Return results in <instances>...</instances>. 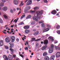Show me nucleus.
<instances>
[{
  "label": "nucleus",
  "instance_id": "3c124183",
  "mask_svg": "<svg viewBox=\"0 0 60 60\" xmlns=\"http://www.w3.org/2000/svg\"><path fill=\"white\" fill-rule=\"evenodd\" d=\"M39 45V44L38 43H37L36 44V47H37Z\"/></svg>",
  "mask_w": 60,
  "mask_h": 60
},
{
  "label": "nucleus",
  "instance_id": "e2e57ef3",
  "mask_svg": "<svg viewBox=\"0 0 60 60\" xmlns=\"http://www.w3.org/2000/svg\"><path fill=\"white\" fill-rule=\"evenodd\" d=\"M13 11H16V9H13Z\"/></svg>",
  "mask_w": 60,
  "mask_h": 60
},
{
  "label": "nucleus",
  "instance_id": "b1692460",
  "mask_svg": "<svg viewBox=\"0 0 60 60\" xmlns=\"http://www.w3.org/2000/svg\"><path fill=\"white\" fill-rule=\"evenodd\" d=\"M9 50L11 51V52L12 53H13V52H14V49H12L11 48L9 49Z\"/></svg>",
  "mask_w": 60,
  "mask_h": 60
},
{
  "label": "nucleus",
  "instance_id": "ea45409f",
  "mask_svg": "<svg viewBox=\"0 0 60 60\" xmlns=\"http://www.w3.org/2000/svg\"><path fill=\"white\" fill-rule=\"evenodd\" d=\"M3 20H2V19L0 18V23H3Z\"/></svg>",
  "mask_w": 60,
  "mask_h": 60
},
{
  "label": "nucleus",
  "instance_id": "4d7b16f0",
  "mask_svg": "<svg viewBox=\"0 0 60 60\" xmlns=\"http://www.w3.org/2000/svg\"><path fill=\"white\" fill-rule=\"evenodd\" d=\"M26 44L27 45H28V42L27 41H26Z\"/></svg>",
  "mask_w": 60,
  "mask_h": 60
},
{
  "label": "nucleus",
  "instance_id": "cd10ccee",
  "mask_svg": "<svg viewBox=\"0 0 60 60\" xmlns=\"http://www.w3.org/2000/svg\"><path fill=\"white\" fill-rule=\"evenodd\" d=\"M44 21H43L41 20V21H40L39 22V24H41V23H44Z\"/></svg>",
  "mask_w": 60,
  "mask_h": 60
},
{
  "label": "nucleus",
  "instance_id": "ddd939ff",
  "mask_svg": "<svg viewBox=\"0 0 60 60\" xmlns=\"http://www.w3.org/2000/svg\"><path fill=\"white\" fill-rule=\"evenodd\" d=\"M14 3L16 5H18V2L16 0H14Z\"/></svg>",
  "mask_w": 60,
  "mask_h": 60
},
{
  "label": "nucleus",
  "instance_id": "1a4fd4ad",
  "mask_svg": "<svg viewBox=\"0 0 60 60\" xmlns=\"http://www.w3.org/2000/svg\"><path fill=\"white\" fill-rule=\"evenodd\" d=\"M8 58L9 60H12L13 59V56L11 55H9L8 56Z\"/></svg>",
  "mask_w": 60,
  "mask_h": 60
},
{
  "label": "nucleus",
  "instance_id": "9d476101",
  "mask_svg": "<svg viewBox=\"0 0 60 60\" xmlns=\"http://www.w3.org/2000/svg\"><path fill=\"white\" fill-rule=\"evenodd\" d=\"M43 43H44L45 45H47L48 43V40H45L44 41Z\"/></svg>",
  "mask_w": 60,
  "mask_h": 60
},
{
  "label": "nucleus",
  "instance_id": "864d4df0",
  "mask_svg": "<svg viewBox=\"0 0 60 60\" xmlns=\"http://www.w3.org/2000/svg\"><path fill=\"white\" fill-rule=\"evenodd\" d=\"M58 42L57 41H55V42L54 43V44H56V43H57Z\"/></svg>",
  "mask_w": 60,
  "mask_h": 60
},
{
  "label": "nucleus",
  "instance_id": "f3484780",
  "mask_svg": "<svg viewBox=\"0 0 60 60\" xmlns=\"http://www.w3.org/2000/svg\"><path fill=\"white\" fill-rule=\"evenodd\" d=\"M35 40V38H32V40L33 41L35 40V41H40V40H41V38L38 39L36 40Z\"/></svg>",
  "mask_w": 60,
  "mask_h": 60
},
{
  "label": "nucleus",
  "instance_id": "c9c22d12",
  "mask_svg": "<svg viewBox=\"0 0 60 60\" xmlns=\"http://www.w3.org/2000/svg\"><path fill=\"white\" fill-rule=\"evenodd\" d=\"M4 17L6 19H7L8 18L7 16H6V15H4Z\"/></svg>",
  "mask_w": 60,
  "mask_h": 60
},
{
  "label": "nucleus",
  "instance_id": "a18cd8bd",
  "mask_svg": "<svg viewBox=\"0 0 60 60\" xmlns=\"http://www.w3.org/2000/svg\"><path fill=\"white\" fill-rule=\"evenodd\" d=\"M17 21H18L17 20H16V19H15L14 21V22L15 21V23H17Z\"/></svg>",
  "mask_w": 60,
  "mask_h": 60
},
{
  "label": "nucleus",
  "instance_id": "0eeeda50",
  "mask_svg": "<svg viewBox=\"0 0 60 60\" xmlns=\"http://www.w3.org/2000/svg\"><path fill=\"white\" fill-rule=\"evenodd\" d=\"M47 45H45L43 46L41 49L42 50H45L47 49Z\"/></svg>",
  "mask_w": 60,
  "mask_h": 60
},
{
  "label": "nucleus",
  "instance_id": "393cba45",
  "mask_svg": "<svg viewBox=\"0 0 60 60\" xmlns=\"http://www.w3.org/2000/svg\"><path fill=\"white\" fill-rule=\"evenodd\" d=\"M56 28L57 29H59L60 28V26L59 25H58L56 26Z\"/></svg>",
  "mask_w": 60,
  "mask_h": 60
},
{
  "label": "nucleus",
  "instance_id": "4468645a",
  "mask_svg": "<svg viewBox=\"0 0 60 60\" xmlns=\"http://www.w3.org/2000/svg\"><path fill=\"white\" fill-rule=\"evenodd\" d=\"M53 49H50L48 51L49 53H51L53 52Z\"/></svg>",
  "mask_w": 60,
  "mask_h": 60
},
{
  "label": "nucleus",
  "instance_id": "79ce46f5",
  "mask_svg": "<svg viewBox=\"0 0 60 60\" xmlns=\"http://www.w3.org/2000/svg\"><path fill=\"white\" fill-rule=\"evenodd\" d=\"M45 31H46V32H47V31H48L49 30V28H47L46 29H45Z\"/></svg>",
  "mask_w": 60,
  "mask_h": 60
},
{
  "label": "nucleus",
  "instance_id": "6ab92c4d",
  "mask_svg": "<svg viewBox=\"0 0 60 60\" xmlns=\"http://www.w3.org/2000/svg\"><path fill=\"white\" fill-rule=\"evenodd\" d=\"M3 57L4 58V59H6V60H8V57H7L6 56L4 55L3 56Z\"/></svg>",
  "mask_w": 60,
  "mask_h": 60
},
{
  "label": "nucleus",
  "instance_id": "7ed1b4c3",
  "mask_svg": "<svg viewBox=\"0 0 60 60\" xmlns=\"http://www.w3.org/2000/svg\"><path fill=\"white\" fill-rule=\"evenodd\" d=\"M39 9V8H38V7H35L34 8V11H32L31 10L30 11V12H35L36 11H36V10H38Z\"/></svg>",
  "mask_w": 60,
  "mask_h": 60
},
{
  "label": "nucleus",
  "instance_id": "338daca9",
  "mask_svg": "<svg viewBox=\"0 0 60 60\" xmlns=\"http://www.w3.org/2000/svg\"><path fill=\"white\" fill-rule=\"evenodd\" d=\"M36 30L35 29H34L33 30V31H34V32H35V31H36Z\"/></svg>",
  "mask_w": 60,
  "mask_h": 60
},
{
  "label": "nucleus",
  "instance_id": "4c0bfd02",
  "mask_svg": "<svg viewBox=\"0 0 60 60\" xmlns=\"http://www.w3.org/2000/svg\"><path fill=\"white\" fill-rule=\"evenodd\" d=\"M4 47H5V48L6 49H8V48H9L8 47V46H7L5 45Z\"/></svg>",
  "mask_w": 60,
  "mask_h": 60
},
{
  "label": "nucleus",
  "instance_id": "c03bdc74",
  "mask_svg": "<svg viewBox=\"0 0 60 60\" xmlns=\"http://www.w3.org/2000/svg\"><path fill=\"white\" fill-rule=\"evenodd\" d=\"M44 1L45 3H47L48 2L47 0H44Z\"/></svg>",
  "mask_w": 60,
  "mask_h": 60
},
{
  "label": "nucleus",
  "instance_id": "473e14b6",
  "mask_svg": "<svg viewBox=\"0 0 60 60\" xmlns=\"http://www.w3.org/2000/svg\"><path fill=\"white\" fill-rule=\"evenodd\" d=\"M57 33L59 34H60V30H57Z\"/></svg>",
  "mask_w": 60,
  "mask_h": 60
},
{
  "label": "nucleus",
  "instance_id": "f704fd0d",
  "mask_svg": "<svg viewBox=\"0 0 60 60\" xmlns=\"http://www.w3.org/2000/svg\"><path fill=\"white\" fill-rule=\"evenodd\" d=\"M54 48V45L53 44H52L51 45V49H53V48Z\"/></svg>",
  "mask_w": 60,
  "mask_h": 60
},
{
  "label": "nucleus",
  "instance_id": "6e6552de",
  "mask_svg": "<svg viewBox=\"0 0 60 60\" xmlns=\"http://www.w3.org/2000/svg\"><path fill=\"white\" fill-rule=\"evenodd\" d=\"M32 3V1L31 0H29L27 3V5H30Z\"/></svg>",
  "mask_w": 60,
  "mask_h": 60
},
{
  "label": "nucleus",
  "instance_id": "a211bd4d",
  "mask_svg": "<svg viewBox=\"0 0 60 60\" xmlns=\"http://www.w3.org/2000/svg\"><path fill=\"white\" fill-rule=\"evenodd\" d=\"M45 60H49V58L48 56H45Z\"/></svg>",
  "mask_w": 60,
  "mask_h": 60
},
{
  "label": "nucleus",
  "instance_id": "bb28decb",
  "mask_svg": "<svg viewBox=\"0 0 60 60\" xmlns=\"http://www.w3.org/2000/svg\"><path fill=\"white\" fill-rule=\"evenodd\" d=\"M55 49H58L59 50H60V47L58 46H56L55 47Z\"/></svg>",
  "mask_w": 60,
  "mask_h": 60
},
{
  "label": "nucleus",
  "instance_id": "58836bf2",
  "mask_svg": "<svg viewBox=\"0 0 60 60\" xmlns=\"http://www.w3.org/2000/svg\"><path fill=\"white\" fill-rule=\"evenodd\" d=\"M4 45V43H0V46H3Z\"/></svg>",
  "mask_w": 60,
  "mask_h": 60
},
{
  "label": "nucleus",
  "instance_id": "412c9836",
  "mask_svg": "<svg viewBox=\"0 0 60 60\" xmlns=\"http://www.w3.org/2000/svg\"><path fill=\"white\" fill-rule=\"evenodd\" d=\"M32 17V16L31 15H28L26 17V19H30Z\"/></svg>",
  "mask_w": 60,
  "mask_h": 60
},
{
  "label": "nucleus",
  "instance_id": "5701e85b",
  "mask_svg": "<svg viewBox=\"0 0 60 60\" xmlns=\"http://www.w3.org/2000/svg\"><path fill=\"white\" fill-rule=\"evenodd\" d=\"M47 54H48V53H47V52H45L43 54V56H47Z\"/></svg>",
  "mask_w": 60,
  "mask_h": 60
},
{
  "label": "nucleus",
  "instance_id": "2eb2a0df",
  "mask_svg": "<svg viewBox=\"0 0 60 60\" xmlns=\"http://www.w3.org/2000/svg\"><path fill=\"white\" fill-rule=\"evenodd\" d=\"M29 27L28 26H25L24 27V28L26 29H28L29 28Z\"/></svg>",
  "mask_w": 60,
  "mask_h": 60
},
{
  "label": "nucleus",
  "instance_id": "8fccbe9b",
  "mask_svg": "<svg viewBox=\"0 0 60 60\" xmlns=\"http://www.w3.org/2000/svg\"><path fill=\"white\" fill-rule=\"evenodd\" d=\"M13 57L14 58H15V57H16V55H13Z\"/></svg>",
  "mask_w": 60,
  "mask_h": 60
},
{
  "label": "nucleus",
  "instance_id": "0e129e2a",
  "mask_svg": "<svg viewBox=\"0 0 60 60\" xmlns=\"http://www.w3.org/2000/svg\"><path fill=\"white\" fill-rule=\"evenodd\" d=\"M19 8H17V11H19Z\"/></svg>",
  "mask_w": 60,
  "mask_h": 60
},
{
  "label": "nucleus",
  "instance_id": "f8f14e48",
  "mask_svg": "<svg viewBox=\"0 0 60 60\" xmlns=\"http://www.w3.org/2000/svg\"><path fill=\"white\" fill-rule=\"evenodd\" d=\"M2 10L4 11H6L8 10V8L6 7H4L2 8Z\"/></svg>",
  "mask_w": 60,
  "mask_h": 60
},
{
  "label": "nucleus",
  "instance_id": "9b49d317",
  "mask_svg": "<svg viewBox=\"0 0 60 60\" xmlns=\"http://www.w3.org/2000/svg\"><path fill=\"white\" fill-rule=\"evenodd\" d=\"M56 55L57 57H59L60 56V52H57L56 54Z\"/></svg>",
  "mask_w": 60,
  "mask_h": 60
},
{
  "label": "nucleus",
  "instance_id": "09e8293b",
  "mask_svg": "<svg viewBox=\"0 0 60 60\" xmlns=\"http://www.w3.org/2000/svg\"><path fill=\"white\" fill-rule=\"evenodd\" d=\"M13 44V43H12L11 42H10L9 43V44H10V45H12Z\"/></svg>",
  "mask_w": 60,
  "mask_h": 60
},
{
  "label": "nucleus",
  "instance_id": "37998d69",
  "mask_svg": "<svg viewBox=\"0 0 60 60\" xmlns=\"http://www.w3.org/2000/svg\"><path fill=\"white\" fill-rule=\"evenodd\" d=\"M50 60H54V59L53 58L51 57V58H50Z\"/></svg>",
  "mask_w": 60,
  "mask_h": 60
},
{
  "label": "nucleus",
  "instance_id": "603ef678",
  "mask_svg": "<svg viewBox=\"0 0 60 60\" xmlns=\"http://www.w3.org/2000/svg\"><path fill=\"white\" fill-rule=\"evenodd\" d=\"M25 50H26L27 49V50H28V48H27V47H25Z\"/></svg>",
  "mask_w": 60,
  "mask_h": 60
},
{
  "label": "nucleus",
  "instance_id": "69168bd1",
  "mask_svg": "<svg viewBox=\"0 0 60 60\" xmlns=\"http://www.w3.org/2000/svg\"><path fill=\"white\" fill-rule=\"evenodd\" d=\"M7 53H9V51H7Z\"/></svg>",
  "mask_w": 60,
  "mask_h": 60
},
{
  "label": "nucleus",
  "instance_id": "e433bc0d",
  "mask_svg": "<svg viewBox=\"0 0 60 60\" xmlns=\"http://www.w3.org/2000/svg\"><path fill=\"white\" fill-rule=\"evenodd\" d=\"M25 15H22L21 17V19H22L24 17H25Z\"/></svg>",
  "mask_w": 60,
  "mask_h": 60
},
{
  "label": "nucleus",
  "instance_id": "39448f33",
  "mask_svg": "<svg viewBox=\"0 0 60 60\" xmlns=\"http://www.w3.org/2000/svg\"><path fill=\"white\" fill-rule=\"evenodd\" d=\"M5 41L7 43H8L10 42V39L9 38H5Z\"/></svg>",
  "mask_w": 60,
  "mask_h": 60
},
{
  "label": "nucleus",
  "instance_id": "052dcab7",
  "mask_svg": "<svg viewBox=\"0 0 60 60\" xmlns=\"http://www.w3.org/2000/svg\"><path fill=\"white\" fill-rule=\"evenodd\" d=\"M52 56L53 57H55V55H53Z\"/></svg>",
  "mask_w": 60,
  "mask_h": 60
},
{
  "label": "nucleus",
  "instance_id": "c85d7f7f",
  "mask_svg": "<svg viewBox=\"0 0 60 60\" xmlns=\"http://www.w3.org/2000/svg\"><path fill=\"white\" fill-rule=\"evenodd\" d=\"M24 4V3H23V2H22L19 6H21V5H22V6H23V5Z\"/></svg>",
  "mask_w": 60,
  "mask_h": 60
},
{
  "label": "nucleus",
  "instance_id": "7c9ffc66",
  "mask_svg": "<svg viewBox=\"0 0 60 60\" xmlns=\"http://www.w3.org/2000/svg\"><path fill=\"white\" fill-rule=\"evenodd\" d=\"M41 26L42 27H45V24H44V23H42L41 24Z\"/></svg>",
  "mask_w": 60,
  "mask_h": 60
},
{
  "label": "nucleus",
  "instance_id": "5fc2aeb1",
  "mask_svg": "<svg viewBox=\"0 0 60 60\" xmlns=\"http://www.w3.org/2000/svg\"><path fill=\"white\" fill-rule=\"evenodd\" d=\"M16 41L17 42L19 41V39L18 38H17L16 39Z\"/></svg>",
  "mask_w": 60,
  "mask_h": 60
},
{
  "label": "nucleus",
  "instance_id": "a19ab883",
  "mask_svg": "<svg viewBox=\"0 0 60 60\" xmlns=\"http://www.w3.org/2000/svg\"><path fill=\"white\" fill-rule=\"evenodd\" d=\"M4 41L2 40H0V43H3Z\"/></svg>",
  "mask_w": 60,
  "mask_h": 60
},
{
  "label": "nucleus",
  "instance_id": "f257e3e1",
  "mask_svg": "<svg viewBox=\"0 0 60 60\" xmlns=\"http://www.w3.org/2000/svg\"><path fill=\"white\" fill-rule=\"evenodd\" d=\"M43 10H41V11H38L36 12V13H37V16H34L33 17V19L35 21H38V19L40 18V17L39 15H41L43 14Z\"/></svg>",
  "mask_w": 60,
  "mask_h": 60
},
{
  "label": "nucleus",
  "instance_id": "13d9d810",
  "mask_svg": "<svg viewBox=\"0 0 60 60\" xmlns=\"http://www.w3.org/2000/svg\"><path fill=\"white\" fill-rule=\"evenodd\" d=\"M3 33H4L5 34H6V32L3 31Z\"/></svg>",
  "mask_w": 60,
  "mask_h": 60
},
{
  "label": "nucleus",
  "instance_id": "49530a36",
  "mask_svg": "<svg viewBox=\"0 0 60 60\" xmlns=\"http://www.w3.org/2000/svg\"><path fill=\"white\" fill-rule=\"evenodd\" d=\"M20 56H21V57H22V58H24V56H23V55L21 54L20 55Z\"/></svg>",
  "mask_w": 60,
  "mask_h": 60
},
{
  "label": "nucleus",
  "instance_id": "aec40b11",
  "mask_svg": "<svg viewBox=\"0 0 60 60\" xmlns=\"http://www.w3.org/2000/svg\"><path fill=\"white\" fill-rule=\"evenodd\" d=\"M49 38L50 39V40L51 41H53L54 40V38L52 37H49Z\"/></svg>",
  "mask_w": 60,
  "mask_h": 60
},
{
  "label": "nucleus",
  "instance_id": "6e6d98bb",
  "mask_svg": "<svg viewBox=\"0 0 60 60\" xmlns=\"http://www.w3.org/2000/svg\"><path fill=\"white\" fill-rule=\"evenodd\" d=\"M42 32H46V31L45 30H43Z\"/></svg>",
  "mask_w": 60,
  "mask_h": 60
},
{
  "label": "nucleus",
  "instance_id": "20e7f679",
  "mask_svg": "<svg viewBox=\"0 0 60 60\" xmlns=\"http://www.w3.org/2000/svg\"><path fill=\"white\" fill-rule=\"evenodd\" d=\"M30 9H31V7L30 6L27 7L26 8L25 10H24L25 12V11L26 12L27 11H28Z\"/></svg>",
  "mask_w": 60,
  "mask_h": 60
},
{
  "label": "nucleus",
  "instance_id": "dca6fc26",
  "mask_svg": "<svg viewBox=\"0 0 60 60\" xmlns=\"http://www.w3.org/2000/svg\"><path fill=\"white\" fill-rule=\"evenodd\" d=\"M30 30H25V33L26 34H28L30 32Z\"/></svg>",
  "mask_w": 60,
  "mask_h": 60
},
{
  "label": "nucleus",
  "instance_id": "72a5a7b5",
  "mask_svg": "<svg viewBox=\"0 0 60 60\" xmlns=\"http://www.w3.org/2000/svg\"><path fill=\"white\" fill-rule=\"evenodd\" d=\"M4 4L3 3H1L0 4V5L1 6H4Z\"/></svg>",
  "mask_w": 60,
  "mask_h": 60
},
{
  "label": "nucleus",
  "instance_id": "4be33fe9",
  "mask_svg": "<svg viewBox=\"0 0 60 60\" xmlns=\"http://www.w3.org/2000/svg\"><path fill=\"white\" fill-rule=\"evenodd\" d=\"M39 32L38 31H37L35 33H34L33 34L34 35H37L38 34H39Z\"/></svg>",
  "mask_w": 60,
  "mask_h": 60
},
{
  "label": "nucleus",
  "instance_id": "680f3d73",
  "mask_svg": "<svg viewBox=\"0 0 60 60\" xmlns=\"http://www.w3.org/2000/svg\"><path fill=\"white\" fill-rule=\"evenodd\" d=\"M21 13V11H20L19 12L18 14V15H19V14H20V13Z\"/></svg>",
  "mask_w": 60,
  "mask_h": 60
},
{
  "label": "nucleus",
  "instance_id": "a878e982",
  "mask_svg": "<svg viewBox=\"0 0 60 60\" xmlns=\"http://www.w3.org/2000/svg\"><path fill=\"white\" fill-rule=\"evenodd\" d=\"M36 22L34 21H33L31 22V24L32 25H34L35 24Z\"/></svg>",
  "mask_w": 60,
  "mask_h": 60
},
{
  "label": "nucleus",
  "instance_id": "774afa93",
  "mask_svg": "<svg viewBox=\"0 0 60 60\" xmlns=\"http://www.w3.org/2000/svg\"><path fill=\"white\" fill-rule=\"evenodd\" d=\"M16 60H19V58H17L16 59Z\"/></svg>",
  "mask_w": 60,
  "mask_h": 60
},
{
  "label": "nucleus",
  "instance_id": "423d86ee",
  "mask_svg": "<svg viewBox=\"0 0 60 60\" xmlns=\"http://www.w3.org/2000/svg\"><path fill=\"white\" fill-rule=\"evenodd\" d=\"M57 13V11L55 10H54L52 11L51 12V14L53 15H56Z\"/></svg>",
  "mask_w": 60,
  "mask_h": 60
},
{
  "label": "nucleus",
  "instance_id": "de8ad7c7",
  "mask_svg": "<svg viewBox=\"0 0 60 60\" xmlns=\"http://www.w3.org/2000/svg\"><path fill=\"white\" fill-rule=\"evenodd\" d=\"M10 12H11V13H13V10L12 9L11 10Z\"/></svg>",
  "mask_w": 60,
  "mask_h": 60
},
{
  "label": "nucleus",
  "instance_id": "c756f323",
  "mask_svg": "<svg viewBox=\"0 0 60 60\" xmlns=\"http://www.w3.org/2000/svg\"><path fill=\"white\" fill-rule=\"evenodd\" d=\"M14 47V44H13L12 45L10 46V48H11Z\"/></svg>",
  "mask_w": 60,
  "mask_h": 60
},
{
  "label": "nucleus",
  "instance_id": "2f4dec72",
  "mask_svg": "<svg viewBox=\"0 0 60 60\" xmlns=\"http://www.w3.org/2000/svg\"><path fill=\"white\" fill-rule=\"evenodd\" d=\"M19 25H24V23L23 22H21L18 24Z\"/></svg>",
  "mask_w": 60,
  "mask_h": 60
},
{
  "label": "nucleus",
  "instance_id": "f03ea898",
  "mask_svg": "<svg viewBox=\"0 0 60 60\" xmlns=\"http://www.w3.org/2000/svg\"><path fill=\"white\" fill-rule=\"evenodd\" d=\"M15 40V37L14 36L11 37L10 38V40L12 42H14Z\"/></svg>",
  "mask_w": 60,
  "mask_h": 60
},
{
  "label": "nucleus",
  "instance_id": "bf43d9fd",
  "mask_svg": "<svg viewBox=\"0 0 60 60\" xmlns=\"http://www.w3.org/2000/svg\"><path fill=\"white\" fill-rule=\"evenodd\" d=\"M47 26L48 27H49V26H50V25H47Z\"/></svg>",
  "mask_w": 60,
  "mask_h": 60
}]
</instances>
